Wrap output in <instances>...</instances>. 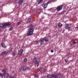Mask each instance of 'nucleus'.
<instances>
[{
  "instance_id": "nucleus-17",
  "label": "nucleus",
  "mask_w": 78,
  "mask_h": 78,
  "mask_svg": "<svg viewBox=\"0 0 78 78\" xmlns=\"http://www.w3.org/2000/svg\"><path fill=\"white\" fill-rule=\"evenodd\" d=\"M43 2V0H38V4H40L41 3Z\"/></svg>"
},
{
  "instance_id": "nucleus-37",
  "label": "nucleus",
  "mask_w": 78,
  "mask_h": 78,
  "mask_svg": "<svg viewBox=\"0 0 78 78\" xmlns=\"http://www.w3.org/2000/svg\"><path fill=\"white\" fill-rule=\"evenodd\" d=\"M76 42L75 41L74 42H73V44H76Z\"/></svg>"
},
{
  "instance_id": "nucleus-8",
  "label": "nucleus",
  "mask_w": 78,
  "mask_h": 78,
  "mask_svg": "<svg viewBox=\"0 0 78 78\" xmlns=\"http://www.w3.org/2000/svg\"><path fill=\"white\" fill-rule=\"evenodd\" d=\"M48 5V4L46 3H44L42 5V6H43L44 8V9L47 8V7Z\"/></svg>"
},
{
  "instance_id": "nucleus-12",
  "label": "nucleus",
  "mask_w": 78,
  "mask_h": 78,
  "mask_svg": "<svg viewBox=\"0 0 78 78\" xmlns=\"http://www.w3.org/2000/svg\"><path fill=\"white\" fill-rule=\"evenodd\" d=\"M44 41L45 42H48L49 41V39L47 38V37H44Z\"/></svg>"
},
{
  "instance_id": "nucleus-44",
  "label": "nucleus",
  "mask_w": 78,
  "mask_h": 78,
  "mask_svg": "<svg viewBox=\"0 0 78 78\" xmlns=\"http://www.w3.org/2000/svg\"><path fill=\"white\" fill-rule=\"evenodd\" d=\"M75 78H78V77H76Z\"/></svg>"
},
{
  "instance_id": "nucleus-23",
  "label": "nucleus",
  "mask_w": 78,
  "mask_h": 78,
  "mask_svg": "<svg viewBox=\"0 0 78 78\" xmlns=\"http://www.w3.org/2000/svg\"><path fill=\"white\" fill-rule=\"evenodd\" d=\"M57 75L58 76H63V74H61L60 73H57Z\"/></svg>"
},
{
  "instance_id": "nucleus-31",
  "label": "nucleus",
  "mask_w": 78,
  "mask_h": 78,
  "mask_svg": "<svg viewBox=\"0 0 78 78\" xmlns=\"http://www.w3.org/2000/svg\"><path fill=\"white\" fill-rule=\"evenodd\" d=\"M37 64V67H39V62H38Z\"/></svg>"
},
{
  "instance_id": "nucleus-13",
  "label": "nucleus",
  "mask_w": 78,
  "mask_h": 78,
  "mask_svg": "<svg viewBox=\"0 0 78 78\" xmlns=\"http://www.w3.org/2000/svg\"><path fill=\"white\" fill-rule=\"evenodd\" d=\"M22 3H23V0H20L18 2V3L19 5H20Z\"/></svg>"
},
{
  "instance_id": "nucleus-41",
  "label": "nucleus",
  "mask_w": 78,
  "mask_h": 78,
  "mask_svg": "<svg viewBox=\"0 0 78 78\" xmlns=\"http://www.w3.org/2000/svg\"><path fill=\"white\" fill-rule=\"evenodd\" d=\"M1 30H2V29L0 28V31H1Z\"/></svg>"
},
{
  "instance_id": "nucleus-26",
  "label": "nucleus",
  "mask_w": 78,
  "mask_h": 78,
  "mask_svg": "<svg viewBox=\"0 0 78 78\" xmlns=\"http://www.w3.org/2000/svg\"><path fill=\"white\" fill-rule=\"evenodd\" d=\"M31 18H30L27 20V22H30L31 21Z\"/></svg>"
},
{
  "instance_id": "nucleus-22",
  "label": "nucleus",
  "mask_w": 78,
  "mask_h": 78,
  "mask_svg": "<svg viewBox=\"0 0 78 78\" xmlns=\"http://www.w3.org/2000/svg\"><path fill=\"white\" fill-rule=\"evenodd\" d=\"M16 53H16V51H14L13 52L12 55L13 56H15V55H16Z\"/></svg>"
},
{
  "instance_id": "nucleus-39",
  "label": "nucleus",
  "mask_w": 78,
  "mask_h": 78,
  "mask_svg": "<svg viewBox=\"0 0 78 78\" xmlns=\"http://www.w3.org/2000/svg\"><path fill=\"white\" fill-rule=\"evenodd\" d=\"M76 28H78V26H77V27H76Z\"/></svg>"
},
{
  "instance_id": "nucleus-27",
  "label": "nucleus",
  "mask_w": 78,
  "mask_h": 78,
  "mask_svg": "<svg viewBox=\"0 0 78 78\" xmlns=\"http://www.w3.org/2000/svg\"><path fill=\"white\" fill-rule=\"evenodd\" d=\"M68 62V59H66L65 60V62H66V63H67V62Z\"/></svg>"
},
{
  "instance_id": "nucleus-19",
  "label": "nucleus",
  "mask_w": 78,
  "mask_h": 78,
  "mask_svg": "<svg viewBox=\"0 0 78 78\" xmlns=\"http://www.w3.org/2000/svg\"><path fill=\"white\" fill-rule=\"evenodd\" d=\"M58 27H59V28H61L62 27V24L61 23H59L58 25Z\"/></svg>"
},
{
  "instance_id": "nucleus-3",
  "label": "nucleus",
  "mask_w": 78,
  "mask_h": 78,
  "mask_svg": "<svg viewBox=\"0 0 78 78\" xmlns=\"http://www.w3.org/2000/svg\"><path fill=\"white\" fill-rule=\"evenodd\" d=\"M8 53V51H3L2 52L1 54H0V56H4L5 55H6L7 53Z\"/></svg>"
},
{
  "instance_id": "nucleus-20",
  "label": "nucleus",
  "mask_w": 78,
  "mask_h": 78,
  "mask_svg": "<svg viewBox=\"0 0 78 78\" xmlns=\"http://www.w3.org/2000/svg\"><path fill=\"white\" fill-rule=\"evenodd\" d=\"M6 26V25H5V23L4 24L2 25L1 26V27L2 28H5Z\"/></svg>"
},
{
  "instance_id": "nucleus-40",
  "label": "nucleus",
  "mask_w": 78,
  "mask_h": 78,
  "mask_svg": "<svg viewBox=\"0 0 78 78\" xmlns=\"http://www.w3.org/2000/svg\"><path fill=\"white\" fill-rule=\"evenodd\" d=\"M38 43H39V42L37 41V44H38Z\"/></svg>"
},
{
  "instance_id": "nucleus-24",
  "label": "nucleus",
  "mask_w": 78,
  "mask_h": 78,
  "mask_svg": "<svg viewBox=\"0 0 78 78\" xmlns=\"http://www.w3.org/2000/svg\"><path fill=\"white\" fill-rule=\"evenodd\" d=\"M27 60H28V59L27 58H24V62H26L27 61Z\"/></svg>"
},
{
  "instance_id": "nucleus-18",
  "label": "nucleus",
  "mask_w": 78,
  "mask_h": 78,
  "mask_svg": "<svg viewBox=\"0 0 78 78\" xmlns=\"http://www.w3.org/2000/svg\"><path fill=\"white\" fill-rule=\"evenodd\" d=\"M52 77L53 78H56L57 77V75H56V74H53L52 76Z\"/></svg>"
},
{
  "instance_id": "nucleus-10",
  "label": "nucleus",
  "mask_w": 78,
  "mask_h": 78,
  "mask_svg": "<svg viewBox=\"0 0 78 78\" xmlns=\"http://www.w3.org/2000/svg\"><path fill=\"white\" fill-rule=\"evenodd\" d=\"M40 71L41 73H44V72H45V69L44 68H41L40 69Z\"/></svg>"
},
{
  "instance_id": "nucleus-29",
  "label": "nucleus",
  "mask_w": 78,
  "mask_h": 78,
  "mask_svg": "<svg viewBox=\"0 0 78 78\" xmlns=\"http://www.w3.org/2000/svg\"><path fill=\"white\" fill-rule=\"evenodd\" d=\"M21 24V22H18V23H17V25H20V24Z\"/></svg>"
},
{
  "instance_id": "nucleus-15",
  "label": "nucleus",
  "mask_w": 78,
  "mask_h": 78,
  "mask_svg": "<svg viewBox=\"0 0 78 78\" xmlns=\"http://www.w3.org/2000/svg\"><path fill=\"white\" fill-rule=\"evenodd\" d=\"M5 25H6V26H10V25H11V23L10 22H9L7 23H5Z\"/></svg>"
},
{
  "instance_id": "nucleus-11",
  "label": "nucleus",
  "mask_w": 78,
  "mask_h": 78,
  "mask_svg": "<svg viewBox=\"0 0 78 78\" xmlns=\"http://www.w3.org/2000/svg\"><path fill=\"white\" fill-rule=\"evenodd\" d=\"M40 42L41 44H43L44 42V38H43L42 39H41L40 41Z\"/></svg>"
},
{
  "instance_id": "nucleus-1",
  "label": "nucleus",
  "mask_w": 78,
  "mask_h": 78,
  "mask_svg": "<svg viewBox=\"0 0 78 78\" xmlns=\"http://www.w3.org/2000/svg\"><path fill=\"white\" fill-rule=\"evenodd\" d=\"M28 28L29 29L28 33L27 34V36H31L34 32V26L32 24H30L29 26H28Z\"/></svg>"
},
{
  "instance_id": "nucleus-6",
  "label": "nucleus",
  "mask_w": 78,
  "mask_h": 78,
  "mask_svg": "<svg viewBox=\"0 0 78 78\" xmlns=\"http://www.w3.org/2000/svg\"><path fill=\"white\" fill-rule=\"evenodd\" d=\"M28 67H27V66H21L20 68V69L22 71H23V72H24V71H25L26 70H27V69H28Z\"/></svg>"
},
{
  "instance_id": "nucleus-28",
  "label": "nucleus",
  "mask_w": 78,
  "mask_h": 78,
  "mask_svg": "<svg viewBox=\"0 0 78 78\" xmlns=\"http://www.w3.org/2000/svg\"><path fill=\"white\" fill-rule=\"evenodd\" d=\"M34 76L36 78L38 77V75L37 74H35L34 75Z\"/></svg>"
},
{
  "instance_id": "nucleus-30",
  "label": "nucleus",
  "mask_w": 78,
  "mask_h": 78,
  "mask_svg": "<svg viewBox=\"0 0 78 78\" xmlns=\"http://www.w3.org/2000/svg\"><path fill=\"white\" fill-rule=\"evenodd\" d=\"M0 76L1 77H3V74L2 73H0Z\"/></svg>"
},
{
  "instance_id": "nucleus-5",
  "label": "nucleus",
  "mask_w": 78,
  "mask_h": 78,
  "mask_svg": "<svg viewBox=\"0 0 78 78\" xmlns=\"http://www.w3.org/2000/svg\"><path fill=\"white\" fill-rule=\"evenodd\" d=\"M33 63L35 64H37V63L39 62V61H37V59L34 58L32 60Z\"/></svg>"
},
{
  "instance_id": "nucleus-9",
  "label": "nucleus",
  "mask_w": 78,
  "mask_h": 78,
  "mask_svg": "<svg viewBox=\"0 0 78 78\" xmlns=\"http://www.w3.org/2000/svg\"><path fill=\"white\" fill-rule=\"evenodd\" d=\"M65 28L66 29H67V30H69V29H70V27L69 26V24H66L65 25Z\"/></svg>"
},
{
  "instance_id": "nucleus-42",
  "label": "nucleus",
  "mask_w": 78,
  "mask_h": 78,
  "mask_svg": "<svg viewBox=\"0 0 78 78\" xmlns=\"http://www.w3.org/2000/svg\"><path fill=\"white\" fill-rule=\"evenodd\" d=\"M0 28H1V24H0Z\"/></svg>"
},
{
  "instance_id": "nucleus-25",
  "label": "nucleus",
  "mask_w": 78,
  "mask_h": 78,
  "mask_svg": "<svg viewBox=\"0 0 78 78\" xmlns=\"http://www.w3.org/2000/svg\"><path fill=\"white\" fill-rule=\"evenodd\" d=\"M12 29H13V27H11L9 29V31H12Z\"/></svg>"
},
{
  "instance_id": "nucleus-35",
  "label": "nucleus",
  "mask_w": 78,
  "mask_h": 78,
  "mask_svg": "<svg viewBox=\"0 0 78 78\" xmlns=\"http://www.w3.org/2000/svg\"><path fill=\"white\" fill-rule=\"evenodd\" d=\"M51 53H53V52H54V51L53 50H51Z\"/></svg>"
},
{
  "instance_id": "nucleus-32",
  "label": "nucleus",
  "mask_w": 78,
  "mask_h": 78,
  "mask_svg": "<svg viewBox=\"0 0 78 78\" xmlns=\"http://www.w3.org/2000/svg\"><path fill=\"white\" fill-rule=\"evenodd\" d=\"M70 53H68L66 55V56H69V55H70Z\"/></svg>"
},
{
  "instance_id": "nucleus-16",
  "label": "nucleus",
  "mask_w": 78,
  "mask_h": 78,
  "mask_svg": "<svg viewBox=\"0 0 78 78\" xmlns=\"http://www.w3.org/2000/svg\"><path fill=\"white\" fill-rule=\"evenodd\" d=\"M46 78H51L52 77V76L51 75H50V74H48L47 76H45Z\"/></svg>"
},
{
  "instance_id": "nucleus-4",
  "label": "nucleus",
  "mask_w": 78,
  "mask_h": 78,
  "mask_svg": "<svg viewBox=\"0 0 78 78\" xmlns=\"http://www.w3.org/2000/svg\"><path fill=\"white\" fill-rule=\"evenodd\" d=\"M63 6L62 5H61L58 6L56 8V10L57 11H59L62 9Z\"/></svg>"
},
{
  "instance_id": "nucleus-34",
  "label": "nucleus",
  "mask_w": 78,
  "mask_h": 78,
  "mask_svg": "<svg viewBox=\"0 0 78 78\" xmlns=\"http://www.w3.org/2000/svg\"><path fill=\"white\" fill-rule=\"evenodd\" d=\"M73 45V43H70V47H72Z\"/></svg>"
},
{
  "instance_id": "nucleus-33",
  "label": "nucleus",
  "mask_w": 78,
  "mask_h": 78,
  "mask_svg": "<svg viewBox=\"0 0 78 78\" xmlns=\"http://www.w3.org/2000/svg\"><path fill=\"white\" fill-rule=\"evenodd\" d=\"M10 78H15L13 76H10Z\"/></svg>"
},
{
  "instance_id": "nucleus-36",
  "label": "nucleus",
  "mask_w": 78,
  "mask_h": 78,
  "mask_svg": "<svg viewBox=\"0 0 78 78\" xmlns=\"http://www.w3.org/2000/svg\"><path fill=\"white\" fill-rule=\"evenodd\" d=\"M50 3V1H49L48 2L46 3V4H47V5H48V4H49V3Z\"/></svg>"
},
{
  "instance_id": "nucleus-7",
  "label": "nucleus",
  "mask_w": 78,
  "mask_h": 78,
  "mask_svg": "<svg viewBox=\"0 0 78 78\" xmlns=\"http://www.w3.org/2000/svg\"><path fill=\"white\" fill-rule=\"evenodd\" d=\"M23 50L22 49H21L18 52V55H22L23 54Z\"/></svg>"
},
{
  "instance_id": "nucleus-2",
  "label": "nucleus",
  "mask_w": 78,
  "mask_h": 78,
  "mask_svg": "<svg viewBox=\"0 0 78 78\" xmlns=\"http://www.w3.org/2000/svg\"><path fill=\"white\" fill-rule=\"evenodd\" d=\"M2 72H3L2 75L5 78H7V77H8L9 75V73H8V72H6V71L4 70H3L2 71Z\"/></svg>"
},
{
  "instance_id": "nucleus-14",
  "label": "nucleus",
  "mask_w": 78,
  "mask_h": 78,
  "mask_svg": "<svg viewBox=\"0 0 78 78\" xmlns=\"http://www.w3.org/2000/svg\"><path fill=\"white\" fill-rule=\"evenodd\" d=\"M1 45L3 48H6V46L3 44V43L2 42L1 43Z\"/></svg>"
},
{
  "instance_id": "nucleus-38",
  "label": "nucleus",
  "mask_w": 78,
  "mask_h": 78,
  "mask_svg": "<svg viewBox=\"0 0 78 78\" xmlns=\"http://www.w3.org/2000/svg\"><path fill=\"white\" fill-rule=\"evenodd\" d=\"M65 31V30H63V31H62V33H64V31Z\"/></svg>"
},
{
  "instance_id": "nucleus-43",
  "label": "nucleus",
  "mask_w": 78,
  "mask_h": 78,
  "mask_svg": "<svg viewBox=\"0 0 78 78\" xmlns=\"http://www.w3.org/2000/svg\"><path fill=\"white\" fill-rule=\"evenodd\" d=\"M14 73V72H13L12 73Z\"/></svg>"
},
{
  "instance_id": "nucleus-21",
  "label": "nucleus",
  "mask_w": 78,
  "mask_h": 78,
  "mask_svg": "<svg viewBox=\"0 0 78 78\" xmlns=\"http://www.w3.org/2000/svg\"><path fill=\"white\" fill-rule=\"evenodd\" d=\"M66 11H63L61 12V13H58V14H64V12H66Z\"/></svg>"
}]
</instances>
